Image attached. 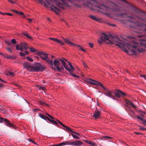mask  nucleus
I'll return each instance as SVG.
<instances>
[{"instance_id":"nucleus-1","label":"nucleus","mask_w":146,"mask_h":146,"mask_svg":"<svg viewBox=\"0 0 146 146\" xmlns=\"http://www.w3.org/2000/svg\"><path fill=\"white\" fill-rule=\"evenodd\" d=\"M90 1L100 5H95V7L99 9L104 11H107L110 9L113 12H120L121 11V7L118 6L117 4L112 2H110L109 3H106L102 0H90Z\"/></svg>"},{"instance_id":"nucleus-2","label":"nucleus","mask_w":146,"mask_h":146,"mask_svg":"<svg viewBox=\"0 0 146 146\" xmlns=\"http://www.w3.org/2000/svg\"><path fill=\"white\" fill-rule=\"evenodd\" d=\"M102 35H103L104 36H101L100 40H98L100 44H101L105 40H107L109 41V43L111 44H114L120 48H121L124 46V45L122 43V41L116 36H112L111 40H110V39L108 35L103 33Z\"/></svg>"},{"instance_id":"nucleus-3","label":"nucleus","mask_w":146,"mask_h":146,"mask_svg":"<svg viewBox=\"0 0 146 146\" xmlns=\"http://www.w3.org/2000/svg\"><path fill=\"white\" fill-rule=\"evenodd\" d=\"M85 81L87 83L92 85H100L104 90L105 91H104V92L105 95L110 97L114 100H115L114 97H113V95L112 94V92L108 90L105 87L102 83L90 78L86 79Z\"/></svg>"},{"instance_id":"nucleus-4","label":"nucleus","mask_w":146,"mask_h":146,"mask_svg":"<svg viewBox=\"0 0 146 146\" xmlns=\"http://www.w3.org/2000/svg\"><path fill=\"white\" fill-rule=\"evenodd\" d=\"M59 60L61 61L62 65L66 70L69 72L70 74L72 76L77 78H79V76L72 73L73 71L74 70V69L70 62H68L67 60L63 58L62 59L59 58Z\"/></svg>"},{"instance_id":"nucleus-5","label":"nucleus","mask_w":146,"mask_h":146,"mask_svg":"<svg viewBox=\"0 0 146 146\" xmlns=\"http://www.w3.org/2000/svg\"><path fill=\"white\" fill-rule=\"evenodd\" d=\"M45 69L44 67L40 64L31 68L30 72H40L43 71Z\"/></svg>"},{"instance_id":"nucleus-6","label":"nucleus","mask_w":146,"mask_h":146,"mask_svg":"<svg viewBox=\"0 0 146 146\" xmlns=\"http://www.w3.org/2000/svg\"><path fill=\"white\" fill-rule=\"evenodd\" d=\"M60 64V63L58 59H56L54 60L53 62V66H54L55 67H56L57 71L59 72L61 71V70L62 69L63 70L64 68L62 67L60 68L59 65Z\"/></svg>"},{"instance_id":"nucleus-7","label":"nucleus","mask_w":146,"mask_h":146,"mask_svg":"<svg viewBox=\"0 0 146 146\" xmlns=\"http://www.w3.org/2000/svg\"><path fill=\"white\" fill-rule=\"evenodd\" d=\"M44 57L42 56H40V58H41L42 60H46L47 62L49 63L51 66H53V62L52 60H49L48 57L47 56L48 54L46 53V54L44 55Z\"/></svg>"},{"instance_id":"nucleus-8","label":"nucleus","mask_w":146,"mask_h":146,"mask_svg":"<svg viewBox=\"0 0 146 146\" xmlns=\"http://www.w3.org/2000/svg\"><path fill=\"white\" fill-rule=\"evenodd\" d=\"M133 24L135 27H132L133 28H136L139 29V27H146V25L143 23H140V22L137 21L135 23H133Z\"/></svg>"},{"instance_id":"nucleus-9","label":"nucleus","mask_w":146,"mask_h":146,"mask_svg":"<svg viewBox=\"0 0 146 146\" xmlns=\"http://www.w3.org/2000/svg\"><path fill=\"white\" fill-rule=\"evenodd\" d=\"M63 39L64 40V42L67 44L72 46L74 47H76V44L70 41H69V39H65L64 38Z\"/></svg>"},{"instance_id":"nucleus-10","label":"nucleus","mask_w":146,"mask_h":146,"mask_svg":"<svg viewBox=\"0 0 146 146\" xmlns=\"http://www.w3.org/2000/svg\"><path fill=\"white\" fill-rule=\"evenodd\" d=\"M82 4L85 6L87 7L91 8L94 6V5L92 3L88 1L86 2H84Z\"/></svg>"},{"instance_id":"nucleus-11","label":"nucleus","mask_w":146,"mask_h":146,"mask_svg":"<svg viewBox=\"0 0 146 146\" xmlns=\"http://www.w3.org/2000/svg\"><path fill=\"white\" fill-rule=\"evenodd\" d=\"M73 146H80L83 145V143L81 141L76 140L73 142Z\"/></svg>"},{"instance_id":"nucleus-12","label":"nucleus","mask_w":146,"mask_h":146,"mask_svg":"<svg viewBox=\"0 0 146 146\" xmlns=\"http://www.w3.org/2000/svg\"><path fill=\"white\" fill-rule=\"evenodd\" d=\"M49 39L53 40L54 41L62 45H64V43L61 40H60L57 38H49Z\"/></svg>"},{"instance_id":"nucleus-13","label":"nucleus","mask_w":146,"mask_h":146,"mask_svg":"<svg viewBox=\"0 0 146 146\" xmlns=\"http://www.w3.org/2000/svg\"><path fill=\"white\" fill-rule=\"evenodd\" d=\"M100 112L98 110L96 111L94 113L93 115V116L94 117L95 119H97L100 117Z\"/></svg>"},{"instance_id":"nucleus-14","label":"nucleus","mask_w":146,"mask_h":146,"mask_svg":"<svg viewBox=\"0 0 146 146\" xmlns=\"http://www.w3.org/2000/svg\"><path fill=\"white\" fill-rule=\"evenodd\" d=\"M24 68H26L29 71L30 70L31 65L28 63H25L24 64Z\"/></svg>"},{"instance_id":"nucleus-15","label":"nucleus","mask_w":146,"mask_h":146,"mask_svg":"<svg viewBox=\"0 0 146 146\" xmlns=\"http://www.w3.org/2000/svg\"><path fill=\"white\" fill-rule=\"evenodd\" d=\"M4 57L8 59H15V58L13 56L8 55H4Z\"/></svg>"},{"instance_id":"nucleus-16","label":"nucleus","mask_w":146,"mask_h":146,"mask_svg":"<svg viewBox=\"0 0 146 146\" xmlns=\"http://www.w3.org/2000/svg\"><path fill=\"white\" fill-rule=\"evenodd\" d=\"M51 9L52 10L54 11L56 13H57V12H58L60 11L59 9L57 8L53 5H52L51 7Z\"/></svg>"},{"instance_id":"nucleus-17","label":"nucleus","mask_w":146,"mask_h":146,"mask_svg":"<svg viewBox=\"0 0 146 146\" xmlns=\"http://www.w3.org/2000/svg\"><path fill=\"white\" fill-rule=\"evenodd\" d=\"M21 46L23 47V48L25 50L27 49L28 48L27 47V44L26 42H21Z\"/></svg>"},{"instance_id":"nucleus-18","label":"nucleus","mask_w":146,"mask_h":146,"mask_svg":"<svg viewBox=\"0 0 146 146\" xmlns=\"http://www.w3.org/2000/svg\"><path fill=\"white\" fill-rule=\"evenodd\" d=\"M47 119L53 124L55 125H56L58 124V123H57V122L54 121V120H53V119H50L49 118H47Z\"/></svg>"},{"instance_id":"nucleus-19","label":"nucleus","mask_w":146,"mask_h":146,"mask_svg":"<svg viewBox=\"0 0 146 146\" xmlns=\"http://www.w3.org/2000/svg\"><path fill=\"white\" fill-rule=\"evenodd\" d=\"M6 75L7 76L13 77L15 76V74L11 71H9L7 73Z\"/></svg>"},{"instance_id":"nucleus-20","label":"nucleus","mask_w":146,"mask_h":146,"mask_svg":"<svg viewBox=\"0 0 146 146\" xmlns=\"http://www.w3.org/2000/svg\"><path fill=\"white\" fill-rule=\"evenodd\" d=\"M4 121L6 123H7V125L9 127H11V126H13L10 123L9 121L7 120V119H4Z\"/></svg>"},{"instance_id":"nucleus-21","label":"nucleus","mask_w":146,"mask_h":146,"mask_svg":"<svg viewBox=\"0 0 146 146\" xmlns=\"http://www.w3.org/2000/svg\"><path fill=\"white\" fill-rule=\"evenodd\" d=\"M112 138V137L109 136H104L102 137V140H108Z\"/></svg>"},{"instance_id":"nucleus-22","label":"nucleus","mask_w":146,"mask_h":146,"mask_svg":"<svg viewBox=\"0 0 146 146\" xmlns=\"http://www.w3.org/2000/svg\"><path fill=\"white\" fill-rule=\"evenodd\" d=\"M127 103L129 104L133 108H136V106L131 101H128Z\"/></svg>"},{"instance_id":"nucleus-23","label":"nucleus","mask_w":146,"mask_h":146,"mask_svg":"<svg viewBox=\"0 0 146 146\" xmlns=\"http://www.w3.org/2000/svg\"><path fill=\"white\" fill-rule=\"evenodd\" d=\"M37 88L40 90H44L45 88L41 85H38L36 86Z\"/></svg>"},{"instance_id":"nucleus-24","label":"nucleus","mask_w":146,"mask_h":146,"mask_svg":"<svg viewBox=\"0 0 146 146\" xmlns=\"http://www.w3.org/2000/svg\"><path fill=\"white\" fill-rule=\"evenodd\" d=\"M39 116L41 118H42L44 119H45V120H46V119H47V118H48L46 116H45L42 114H39Z\"/></svg>"},{"instance_id":"nucleus-25","label":"nucleus","mask_w":146,"mask_h":146,"mask_svg":"<svg viewBox=\"0 0 146 146\" xmlns=\"http://www.w3.org/2000/svg\"><path fill=\"white\" fill-rule=\"evenodd\" d=\"M90 17L94 20L98 21L99 19L97 18L96 17L93 15H90Z\"/></svg>"},{"instance_id":"nucleus-26","label":"nucleus","mask_w":146,"mask_h":146,"mask_svg":"<svg viewBox=\"0 0 146 146\" xmlns=\"http://www.w3.org/2000/svg\"><path fill=\"white\" fill-rule=\"evenodd\" d=\"M120 93L118 91L117 92H114V94L115 96H116L118 98H120L121 97V95L119 94Z\"/></svg>"},{"instance_id":"nucleus-27","label":"nucleus","mask_w":146,"mask_h":146,"mask_svg":"<svg viewBox=\"0 0 146 146\" xmlns=\"http://www.w3.org/2000/svg\"><path fill=\"white\" fill-rule=\"evenodd\" d=\"M77 46L79 47V49L80 50H82V51H83V52H86V51L85 50V49H84L82 47V46H81L76 44V47H77Z\"/></svg>"},{"instance_id":"nucleus-28","label":"nucleus","mask_w":146,"mask_h":146,"mask_svg":"<svg viewBox=\"0 0 146 146\" xmlns=\"http://www.w3.org/2000/svg\"><path fill=\"white\" fill-rule=\"evenodd\" d=\"M39 103L41 105L44 106V105H46L47 104L46 103H45L44 102L40 100L39 101Z\"/></svg>"},{"instance_id":"nucleus-29","label":"nucleus","mask_w":146,"mask_h":146,"mask_svg":"<svg viewBox=\"0 0 146 146\" xmlns=\"http://www.w3.org/2000/svg\"><path fill=\"white\" fill-rule=\"evenodd\" d=\"M71 135L72 136V137H73V138H74L75 139H79V138H80L79 137H78V136H77L76 135H74V134H73L72 133L71 134Z\"/></svg>"},{"instance_id":"nucleus-30","label":"nucleus","mask_w":146,"mask_h":146,"mask_svg":"<svg viewBox=\"0 0 146 146\" xmlns=\"http://www.w3.org/2000/svg\"><path fill=\"white\" fill-rule=\"evenodd\" d=\"M23 35H25V36H27L28 38H30V39H32V37H31V36L29 35H28V34L27 33H24Z\"/></svg>"},{"instance_id":"nucleus-31","label":"nucleus","mask_w":146,"mask_h":146,"mask_svg":"<svg viewBox=\"0 0 146 146\" xmlns=\"http://www.w3.org/2000/svg\"><path fill=\"white\" fill-rule=\"evenodd\" d=\"M23 35H25V36H27L28 38H30V39H32V37H31V36L29 35H28V34L27 33H24Z\"/></svg>"},{"instance_id":"nucleus-32","label":"nucleus","mask_w":146,"mask_h":146,"mask_svg":"<svg viewBox=\"0 0 146 146\" xmlns=\"http://www.w3.org/2000/svg\"><path fill=\"white\" fill-rule=\"evenodd\" d=\"M117 91H119V92L123 96H125L126 94L125 92L119 90H117Z\"/></svg>"},{"instance_id":"nucleus-33","label":"nucleus","mask_w":146,"mask_h":146,"mask_svg":"<svg viewBox=\"0 0 146 146\" xmlns=\"http://www.w3.org/2000/svg\"><path fill=\"white\" fill-rule=\"evenodd\" d=\"M137 51H138V52L139 53L142 52L144 51V50L142 48H137Z\"/></svg>"},{"instance_id":"nucleus-34","label":"nucleus","mask_w":146,"mask_h":146,"mask_svg":"<svg viewBox=\"0 0 146 146\" xmlns=\"http://www.w3.org/2000/svg\"><path fill=\"white\" fill-rule=\"evenodd\" d=\"M82 64L84 65V66L86 68H88V66L87 65L86 63L84 61H82Z\"/></svg>"},{"instance_id":"nucleus-35","label":"nucleus","mask_w":146,"mask_h":146,"mask_svg":"<svg viewBox=\"0 0 146 146\" xmlns=\"http://www.w3.org/2000/svg\"><path fill=\"white\" fill-rule=\"evenodd\" d=\"M37 54L38 55H40V56H41V55H44L46 54V53H44V52H39Z\"/></svg>"},{"instance_id":"nucleus-36","label":"nucleus","mask_w":146,"mask_h":146,"mask_svg":"<svg viewBox=\"0 0 146 146\" xmlns=\"http://www.w3.org/2000/svg\"><path fill=\"white\" fill-rule=\"evenodd\" d=\"M47 3L49 5H50L51 3V0H45Z\"/></svg>"},{"instance_id":"nucleus-37","label":"nucleus","mask_w":146,"mask_h":146,"mask_svg":"<svg viewBox=\"0 0 146 146\" xmlns=\"http://www.w3.org/2000/svg\"><path fill=\"white\" fill-rule=\"evenodd\" d=\"M137 118L138 119H139L140 120H141L142 121H143L144 119L142 117H140L139 116L137 115Z\"/></svg>"},{"instance_id":"nucleus-38","label":"nucleus","mask_w":146,"mask_h":146,"mask_svg":"<svg viewBox=\"0 0 146 146\" xmlns=\"http://www.w3.org/2000/svg\"><path fill=\"white\" fill-rule=\"evenodd\" d=\"M30 49V51L32 52H36V49L34 48H29Z\"/></svg>"},{"instance_id":"nucleus-39","label":"nucleus","mask_w":146,"mask_h":146,"mask_svg":"<svg viewBox=\"0 0 146 146\" xmlns=\"http://www.w3.org/2000/svg\"><path fill=\"white\" fill-rule=\"evenodd\" d=\"M27 58L28 60L30 62H33V60L29 56H27Z\"/></svg>"},{"instance_id":"nucleus-40","label":"nucleus","mask_w":146,"mask_h":146,"mask_svg":"<svg viewBox=\"0 0 146 146\" xmlns=\"http://www.w3.org/2000/svg\"><path fill=\"white\" fill-rule=\"evenodd\" d=\"M84 141L86 142L87 143H88L90 145H94V144L92 143L91 142L89 141H88L86 140H84Z\"/></svg>"},{"instance_id":"nucleus-41","label":"nucleus","mask_w":146,"mask_h":146,"mask_svg":"<svg viewBox=\"0 0 146 146\" xmlns=\"http://www.w3.org/2000/svg\"><path fill=\"white\" fill-rule=\"evenodd\" d=\"M131 51L134 55H136L137 54V51L134 49H132L131 50Z\"/></svg>"},{"instance_id":"nucleus-42","label":"nucleus","mask_w":146,"mask_h":146,"mask_svg":"<svg viewBox=\"0 0 146 146\" xmlns=\"http://www.w3.org/2000/svg\"><path fill=\"white\" fill-rule=\"evenodd\" d=\"M65 128H67V130L69 131H71V132H72V131H73L71 129H70V128L69 127H68V126H65Z\"/></svg>"},{"instance_id":"nucleus-43","label":"nucleus","mask_w":146,"mask_h":146,"mask_svg":"<svg viewBox=\"0 0 146 146\" xmlns=\"http://www.w3.org/2000/svg\"><path fill=\"white\" fill-rule=\"evenodd\" d=\"M64 142H63L60 143H59L57 144L58 146H61L64 145Z\"/></svg>"},{"instance_id":"nucleus-44","label":"nucleus","mask_w":146,"mask_h":146,"mask_svg":"<svg viewBox=\"0 0 146 146\" xmlns=\"http://www.w3.org/2000/svg\"><path fill=\"white\" fill-rule=\"evenodd\" d=\"M57 121L63 127L65 128V126H66L64 124H63L61 122L59 121L58 120H57Z\"/></svg>"},{"instance_id":"nucleus-45","label":"nucleus","mask_w":146,"mask_h":146,"mask_svg":"<svg viewBox=\"0 0 146 146\" xmlns=\"http://www.w3.org/2000/svg\"><path fill=\"white\" fill-rule=\"evenodd\" d=\"M7 49L8 51V52L10 53H11L12 52V50L9 47H7Z\"/></svg>"},{"instance_id":"nucleus-46","label":"nucleus","mask_w":146,"mask_h":146,"mask_svg":"<svg viewBox=\"0 0 146 146\" xmlns=\"http://www.w3.org/2000/svg\"><path fill=\"white\" fill-rule=\"evenodd\" d=\"M11 42L13 44H15L16 43V40L15 39H13L11 40Z\"/></svg>"},{"instance_id":"nucleus-47","label":"nucleus","mask_w":146,"mask_h":146,"mask_svg":"<svg viewBox=\"0 0 146 146\" xmlns=\"http://www.w3.org/2000/svg\"><path fill=\"white\" fill-rule=\"evenodd\" d=\"M16 50H20L19 46V44H17L16 45Z\"/></svg>"},{"instance_id":"nucleus-48","label":"nucleus","mask_w":146,"mask_h":146,"mask_svg":"<svg viewBox=\"0 0 146 146\" xmlns=\"http://www.w3.org/2000/svg\"><path fill=\"white\" fill-rule=\"evenodd\" d=\"M73 142H68V145H71L72 146H73Z\"/></svg>"},{"instance_id":"nucleus-49","label":"nucleus","mask_w":146,"mask_h":146,"mask_svg":"<svg viewBox=\"0 0 146 146\" xmlns=\"http://www.w3.org/2000/svg\"><path fill=\"white\" fill-rule=\"evenodd\" d=\"M8 1L10 3H12V4H15L16 3L15 1H12L11 0H8Z\"/></svg>"},{"instance_id":"nucleus-50","label":"nucleus","mask_w":146,"mask_h":146,"mask_svg":"<svg viewBox=\"0 0 146 146\" xmlns=\"http://www.w3.org/2000/svg\"><path fill=\"white\" fill-rule=\"evenodd\" d=\"M2 14H7V15H10V16H12L13 15L12 14L10 13H2Z\"/></svg>"},{"instance_id":"nucleus-51","label":"nucleus","mask_w":146,"mask_h":146,"mask_svg":"<svg viewBox=\"0 0 146 146\" xmlns=\"http://www.w3.org/2000/svg\"><path fill=\"white\" fill-rule=\"evenodd\" d=\"M27 19L30 23L32 22V19H31L27 18Z\"/></svg>"},{"instance_id":"nucleus-52","label":"nucleus","mask_w":146,"mask_h":146,"mask_svg":"<svg viewBox=\"0 0 146 146\" xmlns=\"http://www.w3.org/2000/svg\"><path fill=\"white\" fill-rule=\"evenodd\" d=\"M6 42L8 46H10L11 44V43L10 42H9L8 41H6Z\"/></svg>"},{"instance_id":"nucleus-53","label":"nucleus","mask_w":146,"mask_h":146,"mask_svg":"<svg viewBox=\"0 0 146 146\" xmlns=\"http://www.w3.org/2000/svg\"><path fill=\"white\" fill-rule=\"evenodd\" d=\"M20 50L21 51H22L23 50V46H21V44H20Z\"/></svg>"},{"instance_id":"nucleus-54","label":"nucleus","mask_w":146,"mask_h":146,"mask_svg":"<svg viewBox=\"0 0 146 146\" xmlns=\"http://www.w3.org/2000/svg\"><path fill=\"white\" fill-rule=\"evenodd\" d=\"M72 133L75 134L76 135H80V134L79 133H78L77 132H76L74 131H72Z\"/></svg>"},{"instance_id":"nucleus-55","label":"nucleus","mask_w":146,"mask_h":146,"mask_svg":"<svg viewBox=\"0 0 146 146\" xmlns=\"http://www.w3.org/2000/svg\"><path fill=\"white\" fill-rule=\"evenodd\" d=\"M89 44L90 45V47L92 48H93V46H94V44L93 43H89Z\"/></svg>"},{"instance_id":"nucleus-56","label":"nucleus","mask_w":146,"mask_h":146,"mask_svg":"<svg viewBox=\"0 0 146 146\" xmlns=\"http://www.w3.org/2000/svg\"><path fill=\"white\" fill-rule=\"evenodd\" d=\"M20 54L22 56H25V54L21 52L20 53Z\"/></svg>"},{"instance_id":"nucleus-57","label":"nucleus","mask_w":146,"mask_h":146,"mask_svg":"<svg viewBox=\"0 0 146 146\" xmlns=\"http://www.w3.org/2000/svg\"><path fill=\"white\" fill-rule=\"evenodd\" d=\"M140 127V129L141 130H146V129L144 128V127Z\"/></svg>"},{"instance_id":"nucleus-58","label":"nucleus","mask_w":146,"mask_h":146,"mask_svg":"<svg viewBox=\"0 0 146 146\" xmlns=\"http://www.w3.org/2000/svg\"><path fill=\"white\" fill-rule=\"evenodd\" d=\"M143 124L145 125H146V120L144 119L143 121Z\"/></svg>"},{"instance_id":"nucleus-59","label":"nucleus","mask_w":146,"mask_h":146,"mask_svg":"<svg viewBox=\"0 0 146 146\" xmlns=\"http://www.w3.org/2000/svg\"><path fill=\"white\" fill-rule=\"evenodd\" d=\"M18 14H20V15H22V16L24 15V13L23 12H19V13Z\"/></svg>"},{"instance_id":"nucleus-60","label":"nucleus","mask_w":146,"mask_h":146,"mask_svg":"<svg viewBox=\"0 0 146 146\" xmlns=\"http://www.w3.org/2000/svg\"><path fill=\"white\" fill-rule=\"evenodd\" d=\"M132 47L135 49H136V48H137V46L135 45H133L132 46Z\"/></svg>"},{"instance_id":"nucleus-61","label":"nucleus","mask_w":146,"mask_h":146,"mask_svg":"<svg viewBox=\"0 0 146 146\" xmlns=\"http://www.w3.org/2000/svg\"><path fill=\"white\" fill-rule=\"evenodd\" d=\"M141 76L143 77L146 80V75H141Z\"/></svg>"},{"instance_id":"nucleus-62","label":"nucleus","mask_w":146,"mask_h":146,"mask_svg":"<svg viewBox=\"0 0 146 146\" xmlns=\"http://www.w3.org/2000/svg\"><path fill=\"white\" fill-rule=\"evenodd\" d=\"M68 141H66L65 142H64V145H68Z\"/></svg>"},{"instance_id":"nucleus-63","label":"nucleus","mask_w":146,"mask_h":146,"mask_svg":"<svg viewBox=\"0 0 146 146\" xmlns=\"http://www.w3.org/2000/svg\"><path fill=\"white\" fill-rule=\"evenodd\" d=\"M109 24L111 26H112L113 27H116V25H115L112 24Z\"/></svg>"},{"instance_id":"nucleus-64","label":"nucleus","mask_w":146,"mask_h":146,"mask_svg":"<svg viewBox=\"0 0 146 146\" xmlns=\"http://www.w3.org/2000/svg\"><path fill=\"white\" fill-rule=\"evenodd\" d=\"M50 118H51L52 119H54V117H52L51 115H50L48 116Z\"/></svg>"}]
</instances>
